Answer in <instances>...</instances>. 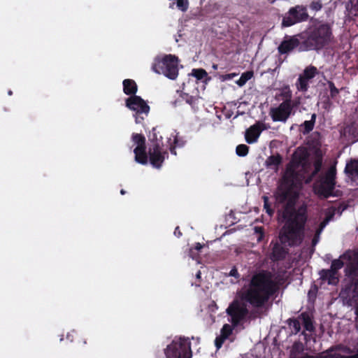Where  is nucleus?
I'll list each match as a JSON object with an SVG mask.
<instances>
[{
	"label": "nucleus",
	"instance_id": "nucleus-32",
	"mask_svg": "<svg viewBox=\"0 0 358 358\" xmlns=\"http://www.w3.org/2000/svg\"><path fill=\"white\" fill-rule=\"evenodd\" d=\"M303 125L305 127V131L309 132L313 129L314 124L312 120H310V121H305L303 122Z\"/></svg>",
	"mask_w": 358,
	"mask_h": 358
},
{
	"label": "nucleus",
	"instance_id": "nucleus-44",
	"mask_svg": "<svg viewBox=\"0 0 358 358\" xmlns=\"http://www.w3.org/2000/svg\"><path fill=\"white\" fill-rule=\"evenodd\" d=\"M173 5H174V2L170 5V8H173Z\"/></svg>",
	"mask_w": 358,
	"mask_h": 358
},
{
	"label": "nucleus",
	"instance_id": "nucleus-21",
	"mask_svg": "<svg viewBox=\"0 0 358 358\" xmlns=\"http://www.w3.org/2000/svg\"><path fill=\"white\" fill-rule=\"evenodd\" d=\"M345 171L350 177L358 178V160L352 161L346 164Z\"/></svg>",
	"mask_w": 358,
	"mask_h": 358
},
{
	"label": "nucleus",
	"instance_id": "nucleus-6",
	"mask_svg": "<svg viewBox=\"0 0 358 358\" xmlns=\"http://www.w3.org/2000/svg\"><path fill=\"white\" fill-rule=\"evenodd\" d=\"M152 68L156 73L163 74L169 79L175 80L178 76V57L172 55L157 57Z\"/></svg>",
	"mask_w": 358,
	"mask_h": 358
},
{
	"label": "nucleus",
	"instance_id": "nucleus-29",
	"mask_svg": "<svg viewBox=\"0 0 358 358\" xmlns=\"http://www.w3.org/2000/svg\"><path fill=\"white\" fill-rule=\"evenodd\" d=\"M322 159L320 157H317V159L314 162V168L315 170L312 173L311 177H313L315 175H316L321 169L322 167ZM312 178H310L309 180H308L306 182H309L311 180Z\"/></svg>",
	"mask_w": 358,
	"mask_h": 358
},
{
	"label": "nucleus",
	"instance_id": "nucleus-34",
	"mask_svg": "<svg viewBox=\"0 0 358 358\" xmlns=\"http://www.w3.org/2000/svg\"><path fill=\"white\" fill-rule=\"evenodd\" d=\"M229 276H232V277H234L236 278H238L240 277V275L237 271V269L234 267L229 272Z\"/></svg>",
	"mask_w": 358,
	"mask_h": 358
},
{
	"label": "nucleus",
	"instance_id": "nucleus-41",
	"mask_svg": "<svg viewBox=\"0 0 358 358\" xmlns=\"http://www.w3.org/2000/svg\"><path fill=\"white\" fill-rule=\"evenodd\" d=\"M196 278L197 279H200L201 278V272L200 271L197 272V273L196 274Z\"/></svg>",
	"mask_w": 358,
	"mask_h": 358
},
{
	"label": "nucleus",
	"instance_id": "nucleus-40",
	"mask_svg": "<svg viewBox=\"0 0 358 358\" xmlns=\"http://www.w3.org/2000/svg\"><path fill=\"white\" fill-rule=\"evenodd\" d=\"M322 354V352L320 353V355H317V356H315V357L314 356H310V357L317 358V357H320ZM306 357H310V356H306V357H303L301 358H306Z\"/></svg>",
	"mask_w": 358,
	"mask_h": 358
},
{
	"label": "nucleus",
	"instance_id": "nucleus-4",
	"mask_svg": "<svg viewBox=\"0 0 358 358\" xmlns=\"http://www.w3.org/2000/svg\"><path fill=\"white\" fill-rule=\"evenodd\" d=\"M343 265L346 266V275L354 282L352 299L358 304V252L347 251L339 259L332 262L330 268L337 272Z\"/></svg>",
	"mask_w": 358,
	"mask_h": 358
},
{
	"label": "nucleus",
	"instance_id": "nucleus-48",
	"mask_svg": "<svg viewBox=\"0 0 358 358\" xmlns=\"http://www.w3.org/2000/svg\"><path fill=\"white\" fill-rule=\"evenodd\" d=\"M357 4H358V0H357Z\"/></svg>",
	"mask_w": 358,
	"mask_h": 358
},
{
	"label": "nucleus",
	"instance_id": "nucleus-36",
	"mask_svg": "<svg viewBox=\"0 0 358 358\" xmlns=\"http://www.w3.org/2000/svg\"><path fill=\"white\" fill-rule=\"evenodd\" d=\"M196 99L194 97H189L187 99V103H189L190 105H194L196 103Z\"/></svg>",
	"mask_w": 358,
	"mask_h": 358
},
{
	"label": "nucleus",
	"instance_id": "nucleus-43",
	"mask_svg": "<svg viewBox=\"0 0 358 358\" xmlns=\"http://www.w3.org/2000/svg\"><path fill=\"white\" fill-rule=\"evenodd\" d=\"M136 123H140L141 122V121L138 120V117H136Z\"/></svg>",
	"mask_w": 358,
	"mask_h": 358
},
{
	"label": "nucleus",
	"instance_id": "nucleus-25",
	"mask_svg": "<svg viewBox=\"0 0 358 358\" xmlns=\"http://www.w3.org/2000/svg\"><path fill=\"white\" fill-rule=\"evenodd\" d=\"M285 250L278 243H275L273 247V257L275 260H278L284 257Z\"/></svg>",
	"mask_w": 358,
	"mask_h": 358
},
{
	"label": "nucleus",
	"instance_id": "nucleus-1",
	"mask_svg": "<svg viewBox=\"0 0 358 358\" xmlns=\"http://www.w3.org/2000/svg\"><path fill=\"white\" fill-rule=\"evenodd\" d=\"M309 166L306 150L297 149L287 167L283 182L276 194L278 202L286 201L280 218L285 223L279 238L282 243L290 246L300 244L303 238L304 225L307 220L306 206L301 205L297 210L294 208L298 195L294 188L297 187L305 178V173Z\"/></svg>",
	"mask_w": 358,
	"mask_h": 358
},
{
	"label": "nucleus",
	"instance_id": "nucleus-38",
	"mask_svg": "<svg viewBox=\"0 0 358 358\" xmlns=\"http://www.w3.org/2000/svg\"><path fill=\"white\" fill-rule=\"evenodd\" d=\"M178 227H176V229L174 231V234L179 237L181 235V233L180 231H178Z\"/></svg>",
	"mask_w": 358,
	"mask_h": 358
},
{
	"label": "nucleus",
	"instance_id": "nucleus-45",
	"mask_svg": "<svg viewBox=\"0 0 358 358\" xmlns=\"http://www.w3.org/2000/svg\"><path fill=\"white\" fill-rule=\"evenodd\" d=\"M120 192H121L122 194H124V191L123 189H122Z\"/></svg>",
	"mask_w": 358,
	"mask_h": 358
},
{
	"label": "nucleus",
	"instance_id": "nucleus-5",
	"mask_svg": "<svg viewBox=\"0 0 358 358\" xmlns=\"http://www.w3.org/2000/svg\"><path fill=\"white\" fill-rule=\"evenodd\" d=\"M149 141L150 142L148 155L150 164L157 169H159L166 157H168L166 151L163 150L162 146V136L157 131V128H153L149 134Z\"/></svg>",
	"mask_w": 358,
	"mask_h": 358
},
{
	"label": "nucleus",
	"instance_id": "nucleus-35",
	"mask_svg": "<svg viewBox=\"0 0 358 358\" xmlns=\"http://www.w3.org/2000/svg\"><path fill=\"white\" fill-rule=\"evenodd\" d=\"M330 92H331V95L332 96H335L336 94H337L338 93V90L336 88V87L332 83L330 84Z\"/></svg>",
	"mask_w": 358,
	"mask_h": 358
},
{
	"label": "nucleus",
	"instance_id": "nucleus-10",
	"mask_svg": "<svg viewBox=\"0 0 358 358\" xmlns=\"http://www.w3.org/2000/svg\"><path fill=\"white\" fill-rule=\"evenodd\" d=\"M308 14L305 8L296 6L291 8L288 13L284 16L282 22V27H290L296 23L307 19Z\"/></svg>",
	"mask_w": 358,
	"mask_h": 358
},
{
	"label": "nucleus",
	"instance_id": "nucleus-8",
	"mask_svg": "<svg viewBox=\"0 0 358 358\" xmlns=\"http://www.w3.org/2000/svg\"><path fill=\"white\" fill-rule=\"evenodd\" d=\"M295 106L296 104L292 100L291 94H289L278 106L270 108L269 115L273 122L285 123L289 117L294 115Z\"/></svg>",
	"mask_w": 358,
	"mask_h": 358
},
{
	"label": "nucleus",
	"instance_id": "nucleus-13",
	"mask_svg": "<svg viewBox=\"0 0 358 358\" xmlns=\"http://www.w3.org/2000/svg\"><path fill=\"white\" fill-rule=\"evenodd\" d=\"M126 105L129 109L136 111L138 114L147 115L150 110V107L146 102L138 96H132L128 98L126 101Z\"/></svg>",
	"mask_w": 358,
	"mask_h": 358
},
{
	"label": "nucleus",
	"instance_id": "nucleus-19",
	"mask_svg": "<svg viewBox=\"0 0 358 358\" xmlns=\"http://www.w3.org/2000/svg\"><path fill=\"white\" fill-rule=\"evenodd\" d=\"M282 158L280 155H272L265 161V166L267 169L277 171L278 166L281 164Z\"/></svg>",
	"mask_w": 358,
	"mask_h": 358
},
{
	"label": "nucleus",
	"instance_id": "nucleus-18",
	"mask_svg": "<svg viewBox=\"0 0 358 358\" xmlns=\"http://www.w3.org/2000/svg\"><path fill=\"white\" fill-rule=\"evenodd\" d=\"M168 143L169 146L170 151L171 154L176 155V152L175 150L177 147H182L184 145L185 142L180 139L178 137V134L176 131H173L168 138Z\"/></svg>",
	"mask_w": 358,
	"mask_h": 358
},
{
	"label": "nucleus",
	"instance_id": "nucleus-42",
	"mask_svg": "<svg viewBox=\"0 0 358 358\" xmlns=\"http://www.w3.org/2000/svg\"><path fill=\"white\" fill-rule=\"evenodd\" d=\"M315 115L314 114L312 116V120H311L314 122H315Z\"/></svg>",
	"mask_w": 358,
	"mask_h": 358
},
{
	"label": "nucleus",
	"instance_id": "nucleus-24",
	"mask_svg": "<svg viewBox=\"0 0 358 358\" xmlns=\"http://www.w3.org/2000/svg\"><path fill=\"white\" fill-rule=\"evenodd\" d=\"M300 319L301 320V324L303 325L305 329L308 331H313L314 327L311 319L306 313H302L300 315Z\"/></svg>",
	"mask_w": 358,
	"mask_h": 358
},
{
	"label": "nucleus",
	"instance_id": "nucleus-12",
	"mask_svg": "<svg viewBox=\"0 0 358 358\" xmlns=\"http://www.w3.org/2000/svg\"><path fill=\"white\" fill-rule=\"evenodd\" d=\"M319 73L317 69L313 66H307L301 73L296 83V87L299 91L306 92L313 78Z\"/></svg>",
	"mask_w": 358,
	"mask_h": 358
},
{
	"label": "nucleus",
	"instance_id": "nucleus-33",
	"mask_svg": "<svg viewBox=\"0 0 358 358\" xmlns=\"http://www.w3.org/2000/svg\"><path fill=\"white\" fill-rule=\"evenodd\" d=\"M310 8L314 10H319L322 8V3L320 1H313L310 4Z\"/></svg>",
	"mask_w": 358,
	"mask_h": 358
},
{
	"label": "nucleus",
	"instance_id": "nucleus-46",
	"mask_svg": "<svg viewBox=\"0 0 358 358\" xmlns=\"http://www.w3.org/2000/svg\"><path fill=\"white\" fill-rule=\"evenodd\" d=\"M290 357H291V358H293V354L292 353H291Z\"/></svg>",
	"mask_w": 358,
	"mask_h": 358
},
{
	"label": "nucleus",
	"instance_id": "nucleus-39",
	"mask_svg": "<svg viewBox=\"0 0 358 358\" xmlns=\"http://www.w3.org/2000/svg\"><path fill=\"white\" fill-rule=\"evenodd\" d=\"M202 248V245L200 243H197L196 245V250H199Z\"/></svg>",
	"mask_w": 358,
	"mask_h": 358
},
{
	"label": "nucleus",
	"instance_id": "nucleus-37",
	"mask_svg": "<svg viewBox=\"0 0 358 358\" xmlns=\"http://www.w3.org/2000/svg\"><path fill=\"white\" fill-rule=\"evenodd\" d=\"M257 232H259V236L257 238L258 241H260L262 238V231L261 228H255Z\"/></svg>",
	"mask_w": 358,
	"mask_h": 358
},
{
	"label": "nucleus",
	"instance_id": "nucleus-15",
	"mask_svg": "<svg viewBox=\"0 0 358 358\" xmlns=\"http://www.w3.org/2000/svg\"><path fill=\"white\" fill-rule=\"evenodd\" d=\"M299 45V40L296 37H291L281 43L278 47V51L281 54H286L293 50Z\"/></svg>",
	"mask_w": 358,
	"mask_h": 358
},
{
	"label": "nucleus",
	"instance_id": "nucleus-30",
	"mask_svg": "<svg viewBox=\"0 0 358 358\" xmlns=\"http://www.w3.org/2000/svg\"><path fill=\"white\" fill-rule=\"evenodd\" d=\"M177 7L182 12L186 11L189 7L188 0H177Z\"/></svg>",
	"mask_w": 358,
	"mask_h": 358
},
{
	"label": "nucleus",
	"instance_id": "nucleus-7",
	"mask_svg": "<svg viewBox=\"0 0 358 358\" xmlns=\"http://www.w3.org/2000/svg\"><path fill=\"white\" fill-rule=\"evenodd\" d=\"M336 169L331 166L327 171L316 181L313 186L314 192L320 197L327 198L333 194L335 187Z\"/></svg>",
	"mask_w": 358,
	"mask_h": 358
},
{
	"label": "nucleus",
	"instance_id": "nucleus-31",
	"mask_svg": "<svg viewBox=\"0 0 358 358\" xmlns=\"http://www.w3.org/2000/svg\"><path fill=\"white\" fill-rule=\"evenodd\" d=\"M264 199V207L268 215L271 216L273 213V210L271 208L268 203V198L266 196H263Z\"/></svg>",
	"mask_w": 358,
	"mask_h": 358
},
{
	"label": "nucleus",
	"instance_id": "nucleus-23",
	"mask_svg": "<svg viewBox=\"0 0 358 358\" xmlns=\"http://www.w3.org/2000/svg\"><path fill=\"white\" fill-rule=\"evenodd\" d=\"M123 90L124 92L127 94H135L137 90V86L134 80L127 79L123 81Z\"/></svg>",
	"mask_w": 358,
	"mask_h": 358
},
{
	"label": "nucleus",
	"instance_id": "nucleus-11",
	"mask_svg": "<svg viewBox=\"0 0 358 358\" xmlns=\"http://www.w3.org/2000/svg\"><path fill=\"white\" fill-rule=\"evenodd\" d=\"M131 138L136 145L134 150L136 162L141 164H146L148 163V156L145 152V137L141 134H134Z\"/></svg>",
	"mask_w": 358,
	"mask_h": 358
},
{
	"label": "nucleus",
	"instance_id": "nucleus-17",
	"mask_svg": "<svg viewBox=\"0 0 358 358\" xmlns=\"http://www.w3.org/2000/svg\"><path fill=\"white\" fill-rule=\"evenodd\" d=\"M233 328H234L232 325H229L228 324H225L221 331L220 336L217 337L215 341V344L217 349L220 348L222 345L224 340L229 338V336L231 334Z\"/></svg>",
	"mask_w": 358,
	"mask_h": 358
},
{
	"label": "nucleus",
	"instance_id": "nucleus-26",
	"mask_svg": "<svg viewBox=\"0 0 358 358\" xmlns=\"http://www.w3.org/2000/svg\"><path fill=\"white\" fill-rule=\"evenodd\" d=\"M252 76H253V73L252 71L245 72L241 75L240 78L236 81V84L238 86L242 87L247 83V81H248L250 79H251Z\"/></svg>",
	"mask_w": 358,
	"mask_h": 358
},
{
	"label": "nucleus",
	"instance_id": "nucleus-47",
	"mask_svg": "<svg viewBox=\"0 0 358 358\" xmlns=\"http://www.w3.org/2000/svg\"><path fill=\"white\" fill-rule=\"evenodd\" d=\"M354 252H358V250H353Z\"/></svg>",
	"mask_w": 358,
	"mask_h": 358
},
{
	"label": "nucleus",
	"instance_id": "nucleus-3",
	"mask_svg": "<svg viewBox=\"0 0 358 358\" xmlns=\"http://www.w3.org/2000/svg\"><path fill=\"white\" fill-rule=\"evenodd\" d=\"M300 38L303 39L299 46L300 51L320 50L331 42L332 34L330 27L324 24L310 33L301 34Z\"/></svg>",
	"mask_w": 358,
	"mask_h": 358
},
{
	"label": "nucleus",
	"instance_id": "nucleus-22",
	"mask_svg": "<svg viewBox=\"0 0 358 358\" xmlns=\"http://www.w3.org/2000/svg\"><path fill=\"white\" fill-rule=\"evenodd\" d=\"M287 324L290 329L291 333L296 334L301 330V320L300 319V315L297 318L289 319L287 320Z\"/></svg>",
	"mask_w": 358,
	"mask_h": 358
},
{
	"label": "nucleus",
	"instance_id": "nucleus-16",
	"mask_svg": "<svg viewBox=\"0 0 358 358\" xmlns=\"http://www.w3.org/2000/svg\"><path fill=\"white\" fill-rule=\"evenodd\" d=\"M334 209H329V210L326 213V217L325 219L320 223L319 229L316 231L315 235L313 239V245L315 246L320 240V236L324 229V227L327 226V224L329 223V222L333 218L334 215Z\"/></svg>",
	"mask_w": 358,
	"mask_h": 358
},
{
	"label": "nucleus",
	"instance_id": "nucleus-20",
	"mask_svg": "<svg viewBox=\"0 0 358 358\" xmlns=\"http://www.w3.org/2000/svg\"><path fill=\"white\" fill-rule=\"evenodd\" d=\"M320 275L323 279L328 280L329 284H336L338 281L337 272L331 268L321 271Z\"/></svg>",
	"mask_w": 358,
	"mask_h": 358
},
{
	"label": "nucleus",
	"instance_id": "nucleus-14",
	"mask_svg": "<svg viewBox=\"0 0 358 358\" xmlns=\"http://www.w3.org/2000/svg\"><path fill=\"white\" fill-rule=\"evenodd\" d=\"M266 124L262 122H257L250 127L245 131V141L248 143L252 144L257 142L262 131L266 129Z\"/></svg>",
	"mask_w": 358,
	"mask_h": 358
},
{
	"label": "nucleus",
	"instance_id": "nucleus-27",
	"mask_svg": "<svg viewBox=\"0 0 358 358\" xmlns=\"http://www.w3.org/2000/svg\"><path fill=\"white\" fill-rule=\"evenodd\" d=\"M191 74L199 80L207 76L206 71L201 69H193Z\"/></svg>",
	"mask_w": 358,
	"mask_h": 358
},
{
	"label": "nucleus",
	"instance_id": "nucleus-9",
	"mask_svg": "<svg viewBox=\"0 0 358 358\" xmlns=\"http://www.w3.org/2000/svg\"><path fill=\"white\" fill-rule=\"evenodd\" d=\"M166 358H191L192 351L188 338L180 337L173 341L165 349Z\"/></svg>",
	"mask_w": 358,
	"mask_h": 358
},
{
	"label": "nucleus",
	"instance_id": "nucleus-28",
	"mask_svg": "<svg viewBox=\"0 0 358 358\" xmlns=\"http://www.w3.org/2000/svg\"><path fill=\"white\" fill-rule=\"evenodd\" d=\"M236 151L238 156L244 157L248 152V147L244 144H241L236 147Z\"/></svg>",
	"mask_w": 358,
	"mask_h": 358
},
{
	"label": "nucleus",
	"instance_id": "nucleus-2",
	"mask_svg": "<svg viewBox=\"0 0 358 358\" xmlns=\"http://www.w3.org/2000/svg\"><path fill=\"white\" fill-rule=\"evenodd\" d=\"M278 289V285L270 273L260 272L254 275L248 285L241 289L238 297L227 308L229 322L234 327L243 324L249 313L245 302L255 308L265 307Z\"/></svg>",
	"mask_w": 358,
	"mask_h": 358
}]
</instances>
